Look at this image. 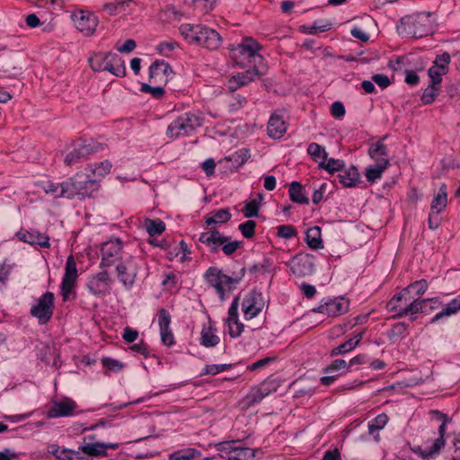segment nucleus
Segmentation results:
<instances>
[{
    "mask_svg": "<svg viewBox=\"0 0 460 460\" xmlns=\"http://www.w3.org/2000/svg\"><path fill=\"white\" fill-rule=\"evenodd\" d=\"M245 268L243 267L238 272H234L232 276L224 274L217 267H210L206 271L204 277L207 283L213 287L220 298L223 299L226 290L230 291L241 281L245 274Z\"/></svg>",
    "mask_w": 460,
    "mask_h": 460,
    "instance_id": "obj_1",
    "label": "nucleus"
},
{
    "mask_svg": "<svg viewBox=\"0 0 460 460\" xmlns=\"http://www.w3.org/2000/svg\"><path fill=\"white\" fill-rule=\"evenodd\" d=\"M230 237L221 234L217 229H211L208 232H203L199 237V241L207 245L212 253L218 252L221 247L226 255H232L237 249L240 248L242 242L232 241L229 242Z\"/></svg>",
    "mask_w": 460,
    "mask_h": 460,
    "instance_id": "obj_2",
    "label": "nucleus"
},
{
    "mask_svg": "<svg viewBox=\"0 0 460 460\" xmlns=\"http://www.w3.org/2000/svg\"><path fill=\"white\" fill-rule=\"evenodd\" d=\"M261 49V46L252 38L247 37L236 46L232 45L229 48L231 58L234 62L243 66L242 63L237 61L238 58H248L249 62L261 63L263 61V57L258 53Z\"/></svg>",
    "mask_w": 460,
    "mask_h": 460,
    "instance_id": "obj_3",
    "label": "nucleus"
},
{
    "mask_svg": "<svg viewBox=\"0 0 460 460\" xmlns=\"http://www.w3.org/2000/svg\"><path fill=\"white\" fill-rule=\"evenodd\" d=\"M200 126V119L192 113L187 112L171 122L167 128L166 135L168 137L175 139L190 135Z\"/></svg>",
    "mask_w": 460,
    "mask_h": 460,
    "instance_id": "obj_4",
    "label": "nucleus"
},
{
    "mask_svg": "<svg viewBox=\"0 0 460 460\" xmlns=\"http://www.w3.org/2000/svg\"><path fill=\"white\" fill-rule=\"evenodd\" d=\"M55 296L52 292L47 291L31 307L30 314L36 318L40 324L48 323L54 314Z\"/></svg>",
    "mask_w": 460,
    "mask_h": 460,
    "instance_id": "obj_5",
    "label": "nucleus"
},
{
    "mask_svg": "<svg viewBox=\"0 0 460 460\" xmlns=\"http://www.w3.org/2000/svg\"><path fill=\"white\" fill-rule=\"evenodd\" d=\"M402 22L408 26L407 33L414 38H422L432 32V21L430 13H420L402 19Z\"/></svg>",
    "mask_w": 460,
    "mask_h": 460,
    "instance_id": "obj_6",
    "label": "nucleus"
},
{
    "mask_svg": "<svg viewBox=\"0 0 460 460\" xmlns=\"http://www.w3.org/2000/svg\"><path fill=\"white\" fill-rule=\"evenodd\" d=\"M83 177V175L76 174L67 181V186L72 194L69 196L70 199L75 197H92L93 192L99 189L98 179L90 178L89 176L82 179Z\"/></svg>",
    "mask_w": 460,
    "mask_h": 460,
    "instance_id": "obj_7",
    "label": "nucleus"
},
{
    "mask_svg": "<svg viewBox=\"0 0 460 460\" xmlns=\"http://www.w3.org/2000/svg\"><path fill=\"white\" fill-rule=\"evenodd\" d=\"M102 149L103 146L95 141L79 143L66 155L64 162L66 165L71 166L87 159L89 155Z\"/></svg>",
    "mask_w": 460,
    "mask_h": 460,
    "instance_id": "obj_8",
    "label": "nucleus"
},
{
    "mask_svg": "<svg viewBox=\"0 0 460 460\" xmlns=\"http://www.w3.org/2000/svg\"><path fill=\"white\" fill-rule=\"evenodd\" d=\"M138 261L132 256L119 263L116 267L119 280L126 289H130L137 279L138 272Z\"/></svg>",
    "mask_w": 460,
    "mask_h": 460,
    "instance_id": "obj_9",
    "label": "nucleus"
},
{
    "mask_svg": "<svg viewBox=\"0 0 460 460\" xmlns=\"http://www.w3.org/2000/svg\"><path fill=\"white\" fill-rule=\"evenodd\" d=\"M349 307V302L343 297L336 298H324L322 300L320 305L313 312L326 314L331 317H336L348 312Z\"/></svg>",
    "mask_w": 460,
    "mask_h": 460,
    "instance_id": "obj_10",
    "label": "nucleus"
},
{
    "mask_svg": "<svg viewBox=\"0 0 460 460\" xmlns=\"http://www.w3.org/2000/svg\"><path fill=\"white\" fill-rule=\"evenodd\" d=\"M265 305L263 296L257 290L249 292L243 300L242 310L246 320L257 316Z\"/></svg>",
    "mask_w": 460,
    "mask_h": 460,
    "instance_id": "obj_11",
    "label": "nucleus"
},
{
    "mask_svg": "<svg viewBox=\"0 0 460 460\" xmlns=\"http://www.w3.org/2000/svg\"><path fill=\"white\" fill-rule=\"evenodd\" d=\"M77 279L76 263L73 255H69L66 261L65 274L61 282V296L64 301L70 299L75 280Z\"/></svg>",
    "mask_w": 460,
    "mask_h": 460,
    "instance_id": "obj_12",
    "label": "nucleus"
},
{
    "mask_svg": "<svg viewBox=\"0 0 460 460\" xmlns=\"http://www.w3.org/2000/svg\"><path fill=\"white\" fill-rule=\"evenodd\" d=\"M227 460H253L255 451L250 447H243L241 441H230L221 443Z\"/></svg>",
    "mask_w": 460,
    "mask_h": 460,
    "instance_id": "obj_13",
    "label": "nucleus"
},
{
    "mask_svg": "<svg viewBox=\"0 0 460 460\" xmlns=\"http://www.w3.org/2000/svg\"><path fill=\"white\" fill-rule=\"evenodd\" d=\"M122 243L119 239H111L102 246L101 268L110 267L122 258Z\"/></svg>",
    "mask_w": 460,
    "mask_h": 460,
    "instance_id": "obj_14",
    "label": "nucleus"
},
{
    "mask_svg": "<svg viewBox=\"0 0 460 460\" xmlns=\"http://www.w3.org/2000/svg\"><path fill=\"white\" fill-rule=\"evenodd\" d=\"M76 29L84 36L94 33L98 25V18L90 12L79 11L72 15Z\"/></svg>",
    "mask_w": 460,
    "mask_h": 460,
    "instance_id": "obj_15",
    "label": "nucleus"
},
{
    "mask_svg": "<svg viewBox=\"0 0 460 460\" xmlns=\"http://www.w3.org/2000/svg\"><path fill=\"white\" fill-rule=\"evenodd\" d=\"M111 279L106 270L90 277L86 283L89 292L94 296H105L111 290Z\"/></svg>",
    "mask_w": 460,
    "mask_h": 460,
    "instance_id": "obj_16",
    "label": "nucleus"
},
{
    "mask_svg": "<svg viewBox=\"0 0 460 460\" xmlns=\"http://www.w3.org/2000/svg\"><path fill=\"white\" fill-rule=\"evenodd\" d=\"M451 58L447 52H444L441 55H438L433 61V65L429 68L428 75L430 79V83L433 84H440L442 82V76L448 72V66L450 64Z\"/></svg>",
    "mask_w": 460,
    "mask_h": 460,
    "instance_id": "obj_17",
    "label": "nucleus"
},
{
    "mask_svg": "<svg viewBox=\"0 0 460 460\" xmlns=\"http://www.w3.org/2000/svg\"><path fill=\"white\" fill-rule=\"evenodd\" d=\"M291 271L298 277L311 275L314 271V257L310 254H297L290 262Z\"/></svg>",
    "mask_w": 460,
    "mask_h": 460,
    "instance_id": "obj_18",
    "label": "nucleus"
},
{
    "mask_svg": "<svg viewBox=\"0 0 460 460\" xmlns=\"http://www.w3.org/2000/svg\"><path fill=\"white\" fill-rule=\"evenodd\" d=\"M173 71L169 63L164 60H155L149 66V79L153 84H166Z\"/></svg>",
    "mask_w": 460,
    "mask_h": 460,
    "instance_id": "obj_19",
    "label": "nucleus"
},
{
    "mask_svg": "<svg viewBox=\"0 0 460 460\" xmlns=\"http://www.w3.org/2000/svg\"><path fill=\"white\" fill-rule=\"evenodd\" d=\"M197 44L210 50L217 49L222 42L220 34L214 29L201 25Z\"/></svg>",
    "mask_w": 460,
    "mask_h": 460,
    "instance_id": "obj_20",
    "label": "nucleus"
},
{
    "mask_svg": "<svg viewBox=\"0 0 460 460\" xmlns=\"http://www.w3.org/2000/svg\"><path fill=\"white\" fill-rule=\"evenodd\" d=\"M413 297V296L407 293V290L402 289L386 304V308L388 311L394 312L395 316L403 317L404 312L406 311L405 307L408 306Z\"/></svg>",
    "mask_w": 460,
    "mask_h": 460,
    "instance_id": "obj_21",
    "label": "nucleus"
},
{
    "mask_svg": "<svg viewBox=\"0 0 460 460\" xmlns=\"http://www.w3.org/2000/svg\"><path fill=\"white\" fill-rule=\"evenodd\" d=\"M386 137L376 142V181L381 177V173L390 165L391 155L383 140Z\"/></svg>",
    "mask_w": 460,
    "mask_h": 460,
    "instance_id": "obj_22",
    "label": "nucleus"
},
{
    "mask_svg": "<svg viewBox=\"0 0 460 460\" xmlns=\"http://www.w3.org/2000/svg\"><path fill=\"white\" fill-rule=\"evenodd\" d=\"M264 73L262 71L254 66L252 70L249 69L232 76L228 81V88L230 91L234 92L238 88L247 85L249 83L252 82L255 76H261Z\"/></svg>",
    "mask_w": 460,
    "mask_h": 460,
    "instance_id": "obj_23",
    "label": "nucleus"
},
{
    "mask_svg": "<svg viewBox=\"0 0 460 460\" xmlns=\"http://www.w3.org/2000/svg\"><path fill=\"white\" fill-rule=\"evenodd\" d=\"M268 135L274 139L280 138L287 131L286 122L282 111H274L268 122Z\"/></svg>",
    "mask_w": 460,
    "mask_h": 460,
    "instance_id": "obj_24",
    "label": "nucleus"
},
{
    "mask_svg": "<svg viewBox=\"0 0 460 460\" xmlns=\"http://www.w3.org/2000/svg\"><path fill=\"white\" fill-rule=\"evenodd\" d=\"M76 403L71 399H65L56 402L53 407L49 411L48 416L49 418L66 417L73 414Z\"/></svg>",
    "mask_w": 460,
    "mask_h": 460,
    "instance_id": "obj_25",
    "label": "nucleus"
},
{
    "mask_svg": "<svg viewBox=\"0 0 460 460\" xmlns=\"http://www.w3.org/2000/svg\"><path fill=\"white\" fill-rule=\"evenodd\" d=\"M42 189L46 194L51 195L55 199H69V196L72 195L67 186V181L61 183L47 181L42 183Z\"/></svg>",
    "mask_w": 460,
    "mask_h": 460,
    "instance_id": "obj_26",
    "label": "nucleus"
},
{
    "mask_svg": "<svg viewBox=\"0 0 460 460\" xmlns=\"http://www.w3.org/2000/svg\"><path fill=\"white\" fill-rule=\"evenodd\" d=\"M429 302H435L434 299H420L418 297H413L409 303L408 306L405 307L406 311L404 312L403 316H410L411 321L416 319V314L419 313H426Z\"/></svg>",
    "mask_w": 460,
    "mask_h": 460,
    "instance_id": "obj_27",
    "label": "nucleus"
},
{
    "mask_svg": "<svg viewBox=\"0 0 460 460\" xmlns=\"http://www.w3.org/2000/svg\"><path fill=\"white\" fill-rule=\"evenodd\" d=\"M107 66L102 69V71H108L111 74L118 76L123 77L126 75V66L122 58L116 53H113L112 56H109L107 59Z\"/></svg>",
    "mask_w": 460,
    "mask_h": 460,
    "instance_id": "obj_28",
    "label": "nucleus"
},
{
    "mask_svg": "<svg viewBox=\"0 0 460 460\" xmlns=\"http://www.w3.org/2000/svg\"><path fill=\"white\" fill-rule=\"evenodd\" d=\"M339 182L344 187H353L358 181L359 173L355 166H350L348 170L341 171L337 175Z\"/></svg>",
    "mask_w": 460,
    "mask_h": 460,
    "instance_id": "obj_29",
    "label": "nucleus"
},
{
    "mask_svg": "<svg viewBox=\"0 0 460 460\" xmlns=\"http://www.w3.org/2000/svg\"><path fill=\"white\" fill-rule=\"evenodd\" d=\"M447 204V186L445 183L441 184L439 187V190L437 195L434 196V199L431 203L430 209L433 213L438 215L441 213Z\"/></svg>",
    "mask_w": 460,
    "mask_h": 460,
    "instance_id": "obj_30",
    "label": "nucleus"
},
{
    "mask_svg": "<svg viewBox=\"0 0 460 460\" xmlns=\"http://www.w3.org/2000/svg\"><path fill=\"white\" fill-rule=\"evenodd\" d=\"M232 217L229 208H220L211 212V216L206 217L205 224L208 226L227 223Z\"/></svg>",
    "mask_w": 460,
    "mask_h": 460,
    "instance_id": "obj_31",
    "label": "nucleus"
},
{
    "mask_svg": "<svg viewBox=\"0 0 460 460\" xmlns=\"http://www.w3.org/2000/svg\"><path fill=\"white\" fill-rule=\"evenodd\" d=\"M305 241L311 249L318 250L323 248L321 228L319 226L310 227L305 233Z\"/></svg>",
    "mask_w": 460,
    "mask_h": 460,
    "instance_id": "obj_32",
    "label": "nucleus"
},
{
    "mask_svg": "<svg viewBox=\"0 0 460 460\" xmlns=\"http://www.w3.org/2000/svg\"><path fill=\"white\" fill-rule=\"evenodd\" d=\"M220 341L219 337L216 334V329L209 325L203 327L200 333V344L204 347L210 348L217 346Z\"/></svg>",
    "mask_w": 460,
    "mask_h": 460,
    "instance_id": "obj_33",
    "label": "nucleus"
},
{
    "mask_svg": "<svg viewBox=\"0 0 460 460\" xmlns=\"http://www.w3.org/2000/svg\"><path fill=\"white\" fill-rule=\"evenodd\" d=\"M362 332H358L353 338H350L338 347L334 348L331 351V356L335 357L351 351L359 343L360 340L362 339Z\"/></svg>",
    "mask_w": 460,
    "mask_h": 460,
    "instance_id": "obj_34",
    "label": "nucleus"
},
{
    "mask_svg": "<svg viewBox=\"0 0 460 460\" xmlns=\"http://www.w3.org/2000/svg\"><path fill=\"white\" fill-rule=\"evenodd\" d=\"M289 198L293 202L298 204H308L309 199L305 196L303 186L298 181L291 182L289 186Z\"/></svg>",
    "mask_w": 460,
    "mask_h": 460,
    "instance_id": "obj_35",
    "label": "nucleus"
},
{
    "mask_svg": "<svg viewBox=\"0 0 460 460\" xmlns=\"http://www.w3.org/2000/svg\"><path fill=\"white\" fill-rule=\"evenodd\" d=\"M460 311V295L452 299L439 313H438L430 321L436 323L445 316H450Z\"/></svg>",
    "mask_w": 460,
    "mask_h": 460,
    "instance_id": "obj_36",
    "label": "nucleus"
},
{
    "mask_svg": "<svg viewBox=\"0 0 460 460\" xmlns=\"http://www.w3.org/2000/svg\"><path fill=\"white\" fill-rule=\"evenodd\" d=\"M201 24L192 25L189 23L181 24L179 28L181 34L190 43H197L199 37V31H200Z\"/></svg>",
    "mask_w": 460,
    "mask_h": 460,
    "instance_id": "obj_37",
    "label": "nucleus"
},
{
    "mask_svg": "<svg viewBox=\"0 0 460 460\" xmlns=\"http://www.w3.org/2000/svg\"><path fill=\"white\" fill-rule=\"evenodd\" d=\"M85 455L92 457L107 456V452L103 450V442H96L93 444H85L79 447Z\"/></svg>",
    "mask_w": 460,
    "mask_h": 460,
    "instance_id": "obj_38",
    "label": "nucleus"
},
{
    "mask_svg": "<svg viewBox=\"0 0 460 460\" xmlns=\"http://www.w3.org/2000/svg\"><path fill=\"white\" fill-rule=\"evenodd\" d=\"M132 4V0H119L113 3L106 4L103 9L107 11L110 15H116L118 13L125 12L127 9L130 8Z\"/></svg>",
    "mask_w": 460,
    "mask_h": 460,
    "instance_id": "obj_39",
    "label": "nucleus"
},
{
    "mask_svg": "<svg viewBox=\"0 0 460 460\" xmlns=\"http://www.w3.org/2000/svg\"><path fill=\"white\" fill-rule=\"evenodd\" d=\"M113 53L107 52V53H96L93 57L89 58V64L91 68L93 71L101 72L102 71L105 65H107V59L109 56H112Z\"/></svg>",
    "mask_w": 460,
    "mask_h": 460,
    "instance_id": "obj_40",
    "label": "nucleus"
},
{
    "mask_svg": "<svg viewBox=\"0 0 460 460\" xmlns=\"http://www.w3.org/2000/svg\"><path fill=\"white\" fill-rule=\"evenodd\" d=\"M145 226L150 237L161 234L165 230V224L161 219L146 218L145 220Z\"/></svg>",
    "mask_w": 460,
    "mask_h": 460,
    "instance_id": "obj_41",
    "label": "nucleus"
},
{
    "mask_svg": "<svg viewBox=\"0 0 460 460\" xmlns=\"http://www.w3.org/2000/svg\"><path fill=\"white\" fill-rule=\"evenodd\" d=\"M307 153L311 155L314 161L318 163L320 166L321 161H326L328 154L324 147L317 143H311L308 145Z\"/></svg>",
    "mask_w": 460,
    "mask_h": 460,
    "instance_id": "obj_42",
    "label": "nucleus"
},
{
    "mask_svg": "<svg viewBox=\"0 0 460 460\" xmlns=\"http://www.w3.org/2000/svg\"><path fill=\"white\" fill-rule=\"evenodd\" d=\"M262 199L263 195L260 193L258 194V199H252L245 204L242 212L246 218L256 217L259 216L260 202Z\"/></svg>",
    "mask_w": 460,
    "mask_h": 460,
    "instance_id": "obj_43",
    "label": "nucleus"
},
{
    "mask_svg": "<svg viewBox=\"0 0 460 460\" xmlns=\"http://www.w3.org/2000/svg\"><path fill=\"white\" fill-rule=\"evenodd\" d=\"M250 151L247 148H241L229 155L226 159L233 164L235 167L243 165L250 158Z\"/></svg>",
    "mask_w": 460,
    "mask_h": 460,
    "instance_id": "obj_44",
    "label": "nucleus"
},
{
    "mask_svg": "<svg viewBox=\"0 0 460 460\" xmlns=\"http://www.w3.org/2000/svg\"><path fill=\"white\" fill-rule=\"evenodd\" d=\"M427 289L428 282L423 279L416 280L403 288V290H407V293L410 295L413 293V296L418 298H420V296H422L427 291Z\"/></svg>",
    "mask_w": 460,
    "mask_h": 460,
    "instance_id": "obj_45",
    "label": "nucleus"
},
{
    "mask_svg": "<svg viewBox=\"0 0 460 460\" xmlns=\"http://www.w3.org/2000/svg\"><path fill=\"white\" fill-rule=\"evenodd\" d=\"M111 166V163L108 160L101 162L100 164L95 165H89L92 173L94 177L93 179H98L99 181L100 179H102L110 172Z\"/></svg>",
    "mask_w": 460,
    "mask_h": 460,
    "instance_id": "obj_46",
    "label": "nucleus"
},
{
    "mask_svg": "<svg viewBox=\"0 0 460 460\" xmlns=\"http://www.w3.org/2000/svg\"><path fill=\"white\" fill-rule=\"evenodd\" d=\"M445 447V439L442 438H438L435 439L429 448L421 450L420 456L424 459L432 458L435 455L438 454V452Z\"/></svg>",
    "mask_w": 460,
    "mask_h": 460,
    "instance_id": "obj_47",
    "label": "nucleus"
},
{
    "mask_svg": "<svg viewBox=\"0 0 460 460\" xmlns=\"http://www.w3.org/2000/svg\"><path fill=\"white\" fill-rule=\"evenodd\" d=\"M200 456V452L194 448L178 450L169 456L170 460H190Z\"/></svg>",
    "mask_w": 460,
    "mask_h": 460,
    "instance_id": "obj_48",
    "label": "nucleus"
},
{
    "mask_svg": "<svg viewBox=\"0 0 460 460\" xmlns=\"http://www.w3.org/2000/svg\"><path fill=\"white\" fill-rule=\"evenodd\" d=\"M439 85L440 84H433V83L429 84L420 98L423 104H430L435 101L439 93Z\"/></svg>",
    "mask_w": 460,
    "mask_h": 460,
    "instance_id": "obj_49",
    "label": "nucleus"
},
{
    "mask_svg": "<svg viewBox=\"0 0 460 460\" xmlns=\"http://www.w3.org/2000/svg\"><path fill=\"white\" fill-rule=\"evenodd\" d=\"M344 166V162L339 159L330 158L326 161H321L320 168L326 170L330 173L341 172Z\"/></svg>",
    "mask_w": 460,
    "mask_h": 460,
    "instance_id": "obj_50",
    "label": "nucleus"
},
{
    "mask_svg": "<svg viewBox=\"0 0 460 460\" xmlns=\"http://www.w3.org/2000/svg\"><path fill=\"white\" fill-rule=\"evenodd\" d=\"M349 368V363L344 359H335L327 367L324 368V373L339 372L341 376L348 371Z\"/></svg>",
    "mask_w": 460,
    "mask_h": 460,
    "instance_id": "obj_51",
    "label": "nucleus"
},
{
    "mask_svg": "<svg viewBox=\"0 0 460 460\" xmlns=\"http://www.w3.org/2000/svg\"><path fill=\"white\" fill-rule=\"evenodd\" d=\"M265 396L260 390L259 386L254 387L251 390V392L245 396V403L248 407L252 406L256 403L261 402Z\"/></svg>",
    "mask_w": 460,
    "mask_h": 460,
    "instance_id": "obj_52",
    "label": "nucleus"
},
{
    "mask_svg": "<svg viewBox=\"0 0 460 460\" xmlns=\"http://www.w3.org/2000/svg\"><path fill=\"white\" fill-rule=\"evenodd\" d=\"M429 415L432 418L434 416L438 420H442V423L440 424V426L438 428V434H439V438H444V436L446 434V427H447V424L450 421V419L446 414L439 411L438 410H430Z\"/></svg>",
    "mask_w": 460,
    "mask_h": 460,
    "instance_id": "obj_53",
    "label": "nucleus"
},
{
    "mask_svg": "<svg viewBox=\"0 0 460 460\" xmlns=\"http://www.w3.org/2000/svg\"><path fill=\"white\" fill-rule=\"evenodd\" d=\"M102 364L103 367H105L108 370L114 372V373L120 372L124 367L123 363H121L118 359L108 358V357L102 358Z\"/></svg>",
    "mask_w": 460,
    "mask_h": 460,
    "instance_id": "obj_54",
    "label": "nucleus"
},
{
    "mask_svg": "<svg viewBox=\"0 0 460 460\" xmlns=\"http://www.w3.org/2000/svg\"><path fill=\"white\" fill-rule=\"evenodd\" d=\"M255 227L256 223L253 220H247L246 222L238 226L239 231L242 233L243 236L247 239L254 236Z\"/></svg>",
    "mask_w": 460,
    "mask_h": 460,
    "instance_id": "obj_55",
    "label": "nucleus"
},
{
    "mask_svg": "<svg viewBox=\"0 0 460 460\" xmlns=\"http://www.w3.org/2000/svg\"><path fill=\"white\" fill-rule=\"evenodd\" d=\"M231 367L232 365L230 364L207 365L201 375L215 376L220 372L229 369Z\"/></svg>",
    "mask_w": 460,
    "mask_h": 460,
    "instance_id": "obj_56",
    "label": "nucleus"
},
{
    "mask_svg": "<svg viewBox=\"0 0 460 460\" xmlns=\"http://www.w3.org/2000/svg\"><path fill=\"white\" fill-rule=\"evenodd\" d=\"M15 235L20 241L31 245H35V242H37L35 239L37 237L36 231L30 232L27 230H20L16 233Z\"/></svg>",
    "mask_w": 460,
    "mask_h": 460,
    "instance_id": "obj_57",
    "label": "nucleus"
},
{
    "mask_svg": "<svg viewBox=\"0 0 460 460\" xmlns=\"http://www.w3.org/2000/svg\"><path fill=\"white\" fill-rule=\"evenodd\" d=\"M278 236L284 239H290L296 235V231L291 225H281L278 226Z\"/></svg>",
    "mask_w": 460,
    "mask_h": 460,
    "instance_id": "obj_58",
    "label": "nucleus"
},
{
    "mask_svg": "<svg viewBox=\"0 0 460 460\" xmlns=\"http://www.w3.org/2000/svg\"><path fill=\"white\" fill-rule=\"evenodd\" d=\"M140 91L148 93L155 98H161L164 94V89L161 85L151 86L147 84H142Z\"/></svg>",
    "mask_w": 460,
    "mask_h": 460,
    "instance_id": "obj_59",
    "label": "nucleus"
},
{
    "mask_svg": "<svg viewBox=\"0 0 460 460\" xmlns=\"http://www.w3.org/2000/svg\"><path fill=\"white\" fill-rule=\"evenodd\" d=\"M247 103V100L244 96H242L238 93L233 94L231 96V101L229 102L230 111H234L241 108H243Z\"/></svg>",
    "mask_w": 460,
    "mask_h": 460,
    "instance_id": "obj_60",
    "label": "nucleus"
},
{
    "mask_svg": "<svg viewBox=\"0 0 460 460\" xmlns=\"http://www.w3.org/2000/svg\"><path fill=\"white\" fill-rule=\"evenodd\" d=\"M171 315L165 309H161L158 313V324L160 330H167L170 328Z\"/></svg>",
    "mask_w": 460,
    "mask_h": 460,
    "instance_id": "obj_61",
    "label": "nucleus"
},
{
    "mask_svg": "<svg viewBox=\"0 0 460 460\" xmlns=\"http://www.w3.org/2000/svg\"><path fill=\"white\" fill-rule=\"evenodd\" d=\"M229 335L233 338L239 337L243 332V324L236 319L233 323H228Z\"/></svg>",
    "mask_w": 460,
    "mask_h": 460,
    "instance_id": "obj_62",
    "label": "nucleus"
},
{
    "mask_svg": "<svg viewBox=\"0 0 460 460\" xmlns=\"http://www.w3.org/2000/svg\"><path fill=\"white\" fill-rule=\"evenodd\" d=\"M239 296L234 298L229 309L227 323H233L238 319Z\"/></svg>",
    "mask_w": 460,
    "mask_h": 460,
    "instance_id": "obj_63",
    "label": "nucleus"
},
{
    "mask_svg": "<svg viewBox=\"0 0 460 460\" xmlns=\"http://www.w3.org/2000/svg\"><path fill=\"white\" fill-rule=\"evenodd\" d=\"M138 337V332L134 330L128 326L125 327L123 330L122 338L128 343L134 342Z\"/></svg>",
    "mask_w": 460,
    "mask_h": 460,
    "instance_id": "obj_64",
    "label": "nucleus"
}]
</instances>
